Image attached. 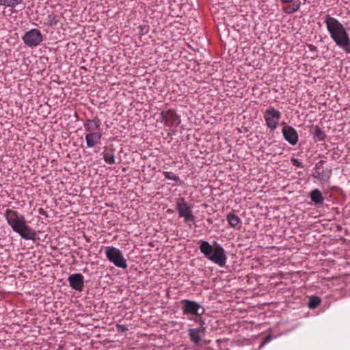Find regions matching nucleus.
<instances>
[{
    "label": "nucleus",
    "mask_w": 350,
    "mask_h": 350,
    "mask_svg": "<svg viewBox=\"0 0 350 350\" xmlns=\"http://www.w3.org/2000/svg\"><path fill=\"white\" fill-rule=\"evenodd\" d=\"M323 22L330 38L336 46L347 53H350V38L344 25L336 18L326 14Z\"/></svg>",
    "instance_id": "nucleus-1"
},
{
    "label": "nucleus",
    "mask_w": 350,
    "mask_h": 350,
    "mask_svg": "<svg viewBox=\"0 0 350 350\" xmlns=\"http://www.w3.org/2000/svg\"><path fill=\"white\" fill-rule=\"evenodd\" d=\"M4 217L12 230L25 240L33 241L36 236V231L28 226L25 217L13 209L7 208Z\"/></svg>",
    "instance_id": "nucleus-2"
},
{
    "label": "nucleus",
    "mask_w": 350,
    "mask_h": 350,
    "mask_svg": "<svg viewBox=\"0 0 350 350\" xmlns=\"http://www.w3.org/2000/svg\"><path fill=\"white\" fill-rule=\"evenodd\" d=\"M199 243H200L199 250L205 258L220 267L226 265L227 260L226 251L219 243L214 241L211 245L208 241L202 239L200 240Z\"/></svg>",
    "instance_id": "nucleus-3"
},
{
    "label": "nucleus",
    "mask_w": 350,
    "mask_h": 350,
    "mask_svg": "<svg viewBox=\"0 0 350 350\" xmlns=\"http://www.w3.org/2000/svg\"><path fill=\"white\" fill-rule=\"evenodd\" d=\"M105 256L107 259L116 267L121 269L127 268L126 260L121 250L113 246L105 247Z\"/></svg>",
    "instance_id": "nucleus-4"
},
{
    "label": "nucleus",
    "mask_w": 350,
    "mask_h": 350,
    "mask_svg": "<svg viewBox=\"0 0 350 350\" xmlns=\"http://www.w3.org/2000/svg\"><path fill=\"white\" fill-rule=\"evenodd\" d=\"M325 161L323 160L317 162L312 170V177L318 180L322 185L329 183L332 174V170L325 167Z\"/></svg>",
    "instance_id": "nucleus-5"
},
{
    "label": "nucleus",
    "mask_w": 350,
    "mask_h": 350,
    "mask_svg": "<svg viewBox=\"0 0 350 350\" xmlns=\"http://www.w3.org/2000/svg\"><path fill=\"white\" fill-rule=\"evenodd\" d=\"M192 206L189 205L184 198L178 199L176 204V208L178 212L180 217H183L187 224H195L196 217L192 213Z\"/></svg>",
    "instance_id": "nucleus-6"
},
{
    "label": "nucleus",
    "mask_w": 350,
    "mask_h": 350,
    "mask_svg": "<svg viewBox=\"0 0 350 350\" xmlns=\"http://www.w3.org/2000/svg\"><path fill=\"white\" fill-rule=\"evenodd\" d=\"M181 303L183 314L187 316L189 319H191L189 316L202 315L204 312V308L195 301L183 299L181 301Z\"/></svg>",
    "instance_id": "nucleus-7"
},
{
    "label": "nucleus",
    "mask_w": 350,
    "mask_h": 350,
    "mask_svg": "<svg viewBox=\"0 0 350 350\" xmlns=\"http://www.w3.org/2000/svg\"><path fill=\"white\" fill-rule=\"evenodd\" d=\"M25 44L29 47H36L43 41V35L38 29H31L25 33L22 37Z\"/></svg>",
    "instance_id": "nucleus-8"
},
{
    "label": "nucleus",
    "mask_w": 350,
    "mask_h": 350,
    "mask_svg": "<svg viewBox=\"0 0 350 350\" xmlns=\"http://www.w3.org/2000/svg\"><path fill=\"white\" fill-rule=\"evenodd\" d=\"M159 121L165 126L177 127L180 124V117L174 110H163L159 113Z\"/></svg>",
    "instance_id": "nucleus-9"
},
{
    "label": "nucleus",
    "mask_w": 350,
    "mask_h": 350,
    "mask_svg": "<svg viewBox=\"0 0 350 350\" xmlns=\"http://www.w3.org/2000/svg\"><path fill=\"white\" fill-rule=\"evenodd\" d=\"M282 118L281 113L274 107H269L265 113V121L266 126L271 130L274 131L278 126V122Z\"/></svg>",
    "instance_id": "nucleus-10"
},
{
    "label": "nucleus",
    "mask_w": 350,
    "mask_h": 350,
    "mask_svg": "<svg viewBox=\"0 0 350 350\" xmlns=\"http://www.w3.org/2000/svg\"><path fill=\"white\" fill-rule=\"evenodd\" d=\"M70 287L76 291L81 292L84 287V277L80 273L70 274L67 279Z\"/></svg>",
    "instance_id": "nucleus-11"
},
{
    "label": "nucleus",
    "mask_w": 350,
    "mask_h": 350,
    "mask_svg": "<svg viewBox=\"0 0 350 350\" xmlns=\"http://www.w3.org/2000/svg\"><path fill=\"white\" fill-rule=\"evenodd\" d=\"M284 139L291 145L295 146L299 140L297 131L295 128L289 125H285L282 130Z\"/></svg>",
    "instance_id": "nucleus-12"
},
{
    "label": "nucleus",
    "mask_w": 350,
    "mask_h": 350,
    "mask_svg": "<svg viewBox=\"0 0 350 350\" xmlns=\"http://www.w3.org/2000/svg\"><path fill=\"white\" fill-rule=\"evenodd\" d=\"M102 136L101 131L88 133L85 136L87 148H92L100 144Z\"/></svg>",
    "instance_id": "nucleus-13"
},
{
    "label": "nucleus",
    "mask_w": 350,
    "mask_h": 350,
    "mask_svg": "<svg viewBox=\"0 0 350 350\" xmlns=\"http://www.w3.org/2000/svg\"><path fill=\"white\" fill-rule=\"evenodd\" d=\"M101 122L100 120L96 118L94 119H88L83 124L84 129L88 133L96 132V130L100 129Z\"/></svg>",
    "instance_id": "nucleus-14"
},
{
    "label": "nucleus",
    "mask_w": 350,
    "mask_h": 350,
    "mask_svg": "<svg viewBox=\"0 0 350 350\" xmlns=\"http://www.w3.org/2000/svg\"><path fill=\"white\" fill-rule=\"evenodd\" d=\"M311 201L316 205H321L324 202V197L319 189H314L310 193Z\"/></svg>",
    "instance_id": "nucleus-15"
},
{
    "label": "nucleus",
    "mask_w": 350,
    "mask_h": 350,
    "mask_svg": "<svg viewBox=\"0 0 350 350\" xmlns=\"http://www.w3.org/2000/svg\"><path fill=\"white\" fill-rule=\"evenodd\" d=\"M291 5L288 6L282 7V11L286 14H291L298 11L301 6L299 0H296L295 2L291 3Z\"/></svg>",
    "instance_id": "nucleus-16"
},
{
    "label": "nucleus",
    "mask_w": 350,
    "mask_h": 350,
    "mask_svg": "<svg viewBox=\"0 0 350 350\" xmlns=\"http://www.w3.org/2000/svg\"><path fill=\"white\" fill-rule=\"evenodd\" d=\"M204 332V328L202 329H197L193 328L189 329V336L191 338V340L195 344H198L200 340L201 336L200 333Z\"/></svg>",
    "instance_id": "nucleus-17"
},
{
    "label": "nucleus",
    "mask_w": 350,
    "mask_h": 350,
    "mask_svg": "<svg viewBox=\"0 0 350 350\" xmlns=\"http://www.w3.org/2000/svg\"><path fill=\"white\" fill-rule=\"evenodd\" d=\"M61 16L58 14H51L47 16L44 25L47 27H55L59 22Z\"/></svg>",
    "instance_id": "nucleus-18"
},
{
    "label": "nucleus",
    "mask_w": 350,
    "mask_h": 350,
    "mask_svg": "<svg viewBox=\"0 0 350 350\" xmlns=\"http://www.w3.org/2000/svg\"><path fill=\"white\" fill-rule=\"evenodd\" d=\"M226 220L231 227H236L241 223V219L238 215L233 213H230L226 215Z\"/></svg>",
    "instance_id": "nucleus-19"
},
{
    "label": "nucleus",
    "mask_w": 350,
    "mask_h": 350,
    "mask_svg": "<svg viewBox=\"0 0 350 350\" xmlns=\"http://www.w3.org/2000/svg\"><path fill=\"white\" fill-rule=\"evenodd\" d=\"M23 1V0H0V5L12 9L21 4Z\"/></svg>",
    "instance_id": "nucleus-20"
},
{
    "label": "nucleus",
    "mask_w": 350,
    "mask_h": 350,
    "mask_svg": "<svg viewBox=\"0 0 350 350\" xmlns=\"http://www.w3.org/2000/svg\"><path fill=\"white\" fill-rule=\"evenodd\" d=\"M163 174L165 179L172 180L175 183L174 184L172 185L173 186L179 185L181 183L180 177L178 176H177L176 174H175L172 172L165 171L163 172Z\"/></svg>",
    "instance_id": "nucleus-21"
},
{
    "label": "nucleus",
    "mask_w": 350,
    "mask_h": 350,
    "mask_svg": "<svg viewBox=\"0 0 350 350\" xmlns=\"http://www.w3.org/2000/svg\"><path fill=\"white\" fill-rule=\"evenodd\" d=\"M314 137L318 141H323L326 138L325 132L317 125L314 126Z\"/></svg>",
    "instance_id": "nucleus-22"
},
{
    "label": "nucleus",
    "mask_w": 350,
    "mask_h": 350,
    "mask_svg": "<svg viewBox=\"0 0 350 350\" xmlns=\"http://www.w3.org/2000/svg\"><path fill=\"white\" fill-rule=\"evenodd\" d=\"M321 302V299L318 296H312L310 297L308 306L310 309L316 308Z\"/></svg>",
    "instance_id": "nucleus-23"
},
{
    "label": "nucleus",
    "mask_w": 350,
    "mask_h": 350,
    "mask_svg": "<svg viewBox=\"0 0 350 350\" xmlns=\"http://www.w3.org/2000/svg\"><path fill=\"white\" fill-rule=\"evenodd\" d=\"M103 160L105 163L109 165L115 163V156L113 153L103 152Z\"/></svg>",
    "instance_id": "nucleus-24"
},
{
    "label": "nucleus",
    "mask_w": 350,
    "mask_h": 350,
    "mask_svg": "<svg viewBox=\"0 0 350 350\" xmlns=\"http://www.w3.org/2000/svg\"><path fill=\"white\" fill-rule=\"evenodd\" d=\"M139 34L141 36L146 35L149 31V26L148 25H141L138 27Z\"/></svg>",
    "instance_id": "nucleus-25"
},
{
    "label": "nucleus",
    "mask_w": 350,
    "mask_h": 350,
    "mask_svg": "<svg viewBox=\"0 0 350 350\" xmlns=\"http://www.w3.org/2000/svg\"><path fill=\"white\" fill-rule=\"evenodd\" d=\"M291 162L293 166H295L299 168L304 167V165L302 164V163L299 159H297L296 158H292L291 159Z\"/></svg>",
    "instance_id": "nucleus-26"
},
{
    "label": "nucleus",
    "mask_w": 350,
    "mask_h": 350,
    "mask_svg": "<svg viewBox=\"0 0 350 350\" xmlns=\"http://www.w3.org/2000/svg\"><path fill=\"white\" fill-rule=\"evenodd\" d=\"M272 339H273V336L271 335L267 336L264 338L263 342H262V344L260 345V347H262L265 344L269 343V342H271L272 340Z\"/></svg>",
    "instance_id": "nucleus-27"
},
{
    "label": "nucleus",
    "mask_w": 350,
    "mask_h": 350,
    "mask_svg": "<svg viewBox=\"0 0 350 350\" xmlns=\"http://www.w3.org/2000/svg\"><path fill=\"white\" fill-rule=\"evenodd\" d=\"M117 329L119 332H124L128 330L124 325H117Z\"/></svg>",
    "instance_id": "nucleus-28"
},
{
    "label": "nucleus",
    "mask_w": 350,
    "mask_h": 350,
    "mask_svg": "<svg viewBox=\"0 0 350 350\" xmlns=\"http://www.w3.org/2000/svg\"><path fill=\"white\" fill-rule=\"evenodd\" d=\"M38 213L41 215L45 216V217L48 216L46 212L42 208H40L38 209Z\"/></svg>",
    "instance_id": "nucleus-29"
},
{
    "label": "nucleus",
    "mask_w": 350,
    "mask_h": 350,
    "mask_svg": "<svg viewBox=\"0 0 350 350\" xmlns=\"http://www.w3.org/2000/svg\"><path fill=\"white\" fill-rule=\"evenodd\" d=\"M283 3H290L296 1V0H280Z\"/></svg>",
    "instance_id": "nucleus-30"
},
{
    "label": "nucleus",
    "mask_w": 350,
    "mask_h": 350,
    "mask_svg": "<svg viewBox=\"0 0 350 350\" xmlns=\"http://www.w3.org/2000/svg\"><path fill=\"white\" fill-rule=\"evenodd\" d=\"M167 212H168V213H172V210H170V209H169V210H167Z\"/></svg>",
    "instance_id": "nucleus-31"
},
{
    "label": "nucleus",
    "mask_w": 350,
    "mask_h": 350,
    "mask_svg": "<svg viewBox=\"0 0 350 350\" xmlns=\"http://www.w3.org/2000/svg\"><path fill=\"white\" fill-rule=\"evenodd\" d=\"M170 132L174 133V131L170 129Z\"/></svg>",
    "instance_id": "nucleus-32"
},
{
    "label": "nucleus",
    "mask_w": 350,
    "mask_h": 350,
    "mask_svg": "<svg viewBox=\"0 0 350 350\" xmlns=\"http://www.w3.org/2000/svg\"><path fill=\"white\" fill-rule=\"evenodd\" d=\"M57 350H59V349H57Z\"/></svg>",
    "instance_id": "nucleus-33"
}]
</instances>
